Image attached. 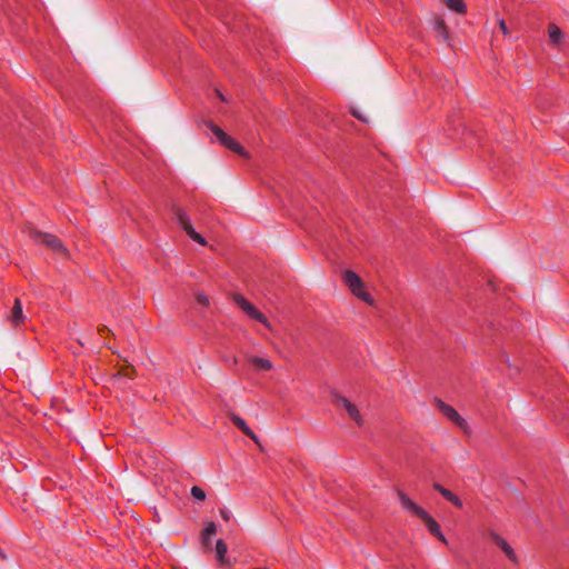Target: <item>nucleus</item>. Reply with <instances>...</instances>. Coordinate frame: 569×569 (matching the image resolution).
<instances>
[{
    "instance_id": "obj_19",
    "label": "nucleus",
    "mask_w": 569,
    "mask_h": 569,
    "mask_svg": "<svg viewBox=\"0 0 569 569\" xmlns=\"http://www.w3.org/2000/svg\"><path fill=\"white\" fill-rule=\"evenodd\" d=\"M190 493H191L192 498L198 501H204L207 498L204 490L198 486H193L190 490Z\"/></svg>"
},
{
    "instance_id": "obj_3",
    "label": "nucleus",
    "mask_w": 569,
    "mask_h": 569,
    "mask_svg": "<svg viewBox=\"0 0 569 569\" xmlns=\"http://www.w3.org/2000/svg\"><path fill=\"white\" fill-rule=\"evenodd\" d=\"M172 214H173V218L176 219L177 223L179 224V227L186 231V233L189 236L190 239H192L194 242L199 243L200 246L207 244L206 239L194 230L189 214L182 208H180L178 206H173Z\"/></svg>"
},
{
    "instance_id": "obj_27",
    "label": "nucleus",
    "mask_w": 569,
    "mask_h": 569,
    "mask_svg": "<svg viewBox=\"0 0 569 569\" xmlns=\"http://www.w3.org/2000/svg\"><path fill=\"white\" fill-rule=\"evenodd\" d=\"M218 94H219L220 99H221L222 101H224L223 96H222L221 93H219V92H218Z\"/></svg>"
},
{
    "instance_id": "obj_26",
    "label": "nucleus",
    "mask_w": 569,
    "mask_h": 569,
    "mask_svg": "<svg viewBox=\"0 0 569 569\" xmlns=\"http://www.w3.org/2000/svg\"><path fill=\"white\" fill-rule=\"evenodd\" d=\"M238 360L236 357H232V365H237Z\"/></svg>"
},
{
    "instance_id": "obj_22",
    "label": "nucleus",
    "mask_w": 569,
    "mask_h": 569,
    "mask_svg": "<svg viewBox=\"0 0 569 569\" xmlns=\"http://www.w3.org/2000/svg\"><path fill=\"white\" fill-rule=\"evenodd\" d=\"M196 300L199 305L203 306V307H209V298L206 293L203 292H197L196 293Z\"/></svg>"
},
{
    "instance_id": "obj_4",
    "label": "nucleus",
    "mask_w": 569,
    "mask_h": 569,
    "mask_svg": "<svg viewBox=\"0 0 569 569\" xmlns=\"http://www.w3.org/2000/svg\"><path fill=\"white\" fill-rule=\"evenodd\" d=\"M206 126L211 130V132L214 134L217 141L221 146L229 149L230 151L236 152L237 154L241 156L242 158H248V152L243 149V147L238 141H236L232 137L227 134L221 128H219L211 121L206 122Z\"/></svg>"
},
{
    "instance_id": "obj_24",
    "label": "nucleus",
    "mask_w": 569,
    "mask_h": 569,
    "mask_svg": "<svg viewBox=\"0 0 569 569\" xmlns=\"http://www.w3.org/2000/svg\"><path fill=\"white\" fill-rule=\"evenodd\" d=\"M498 26H499V29L500 31L502 32L503 36H508L509 34V29L506 24V21L505 19L500 18L498 19Z\"/></svg>"
},
{
    "instance_id": "obj_9",
    "label": "nucleus",
    "mask_w": 569,
    "mask_h": 569,
    "mask_svg": "<svg viewBox=\"0 0 569 569\" xmlns=\"http://www.w3.org/2000/svg\"><path fill=\"white\" fill-rule=\"evenodd\" d=\"M425 521L428 530L437 537L441 542L448 543L446 537L443 536L439 523L428 513L426 512L421 518Z\"/></svg>"
},
{
    "instance_id": "obj_7",
    "label": "nucleus",
    "mask_w": 569,
    "mask_h": 569,
    "mask_svg": "<svg viewBox=\"0 0 569 569\" xmlns=\"http://www.w3.org/2000/svg\"><path fill=\"white\" fill-rule=\"evenodd\" d=\"M335 403L341 408H343L349 417L359 426L363 425V418L358 409V407L352 403L349 399L343 396L337 395L335 397Z\"/></svg>"
},
{
    "instance_id": "obj_10",
    "label": "nucleus",
    "mask_w": 569,
    "mask_h": 569,
    "mask_svg": "<svg viewBox=\"0 0 569 569\" xmlns=\"http://www.w3.org/2000/svg\"><path fill=\"white\" fill-rule=\"evenodd\" d=\"M230 419L232 422L251 440H253L257 445H259V437L251 430V428L247 425L246 420L236 413L230 415Z\"/></svg>"
},
{
    "instance_id": "obj_21",
    "label": "nucleus",
    "mask_w": 569,
    "mask_h": 569,
    "mask_svg": "<svg viewBox=\"0 0 569 569\" xmlns=\"http://www.w3.org/2000/svg\"><path fill=\"white\" fill-rule=\"evenodd\" d=\"M200 542H201V547H202L204 552H209V551L212 550V548H211V537L203 536V533H202Z\"/></svg>"
},
{
    "instance_id": "obj_20",
    "label": "nucleus",
    "mask_w": 569,
    "mask_h": 569,
    "mask_svg": "<svg viewBox=\"0 0 569 569\" xmlns=\"http://www.w3.org/2000/svg\"><path fill=\"white\" fill-rule=\"evenodd\" d=\"M203 536L212 537L217 533V525L213 521H209L202 531Z\"/></svg>"
},
{
    "instance_id": "obj_15",
    "label": "nucleus",
    "mask_w": 569,
    "mask_h": 569,
    "mask_svg": "<svg viewBox=\"0 0 569 569\" xmlns=\"http://www.w3.org/2000/svg\"><path fill=\"white\" fill-rule=\"evenodd\" d=\"M248 360L258 370L270 371L273 369L272 362L267 358L250 356Z\"/></svg>"
},
{
    "instance_id": "obj_5",
    "label": "nucleus",
    "mask_w": 569,
    "mask_h": 569,
    "mask_svg": "<svg viewBox=\"0 0 569 569\" xmlns=\"http://www.w3.org/2000/svg\"><path fill=\"white\" fill-rule=\"evenodd\" d=\"M233 302L251 319L262 323L266 328L271 330V323L268 321L266 316L258 310L250 301H248L242 295H234Z\"/></svg>"
},
{
    "instance_id": "obj_6",
    "label": "nucleus",
    "mask_w": 569,
    "mask_h": 569,
    "mask_svg": "<svg viewBox=\"0 0 569 569\" xmlns=\"http://www.w3.org/2000/svg\"><path fill=\"white\" fill-rule=\"evenodd\" d=\"M435 403L439 411L451 422H453L457 427L462 429L465 432L469 431L468 422L462 418L458 411L450 405L446 403L440 399H436Z\"/></svg>"
},
{
    "instance_id": "obj_17",
    "label": "nucleus",
    "mask_w": 569,
    "mask_h": 569,
    "mask_svg": "<svg viewBox=\"0 0 569 569\" xmlns=\"http://www.w3.org/2000/svg\"><path fill=\"white\" fill-rule=\"evenodd\" d=\"M446 6L453 12L466 14L467 6L463 0H445Z\"/></svg>"
},
{
    "instance_id": "obj_23",
    "label": "nucleus",
    "mask_w": 569,
    "mask_h": 569,
    "mask_svg": "<svg viewBox=\"0 0 569 569\" xmlns=\"http://www.w3.org/2000/svg\"><path fill=\"white\" fill-rule=\"evenodd\" d=\"M351 114L357 118L358 120L365 122V123H369V119L366 114H363L362 112H360L358 109H351Z\"/></svg>"
},
{
    "instance_id": "obj_18",
    "label": "nucleus",
    "mask_w": 569,
    "mask_h": 569,
    "mask_svg": "<svg viewBox=\"0 0 569 569\" xmlns=\"http://www.w3.org/2000/svg\"><path fill=\"white\" fill-rule=\"evenodd\" d=\"M436 31L445 39H448V30L443 19H437L435 22Z\"/></svg>"
},
{
    "instance_id": "obj_1",
    "label": "nucleus",
    "mask_w": 569,
    "mask_h": 569,
    "mask_svg": "<svg viewBox=\"0 0 569 569\" xmlns=\"http://www.w3.org/2000/svg\"><path fill=\"white\" fill-rule=\"evenodd\" d=\"M29 237L34 241V243L43 244L58 256L66 259L70 258L69 250L57 236L32 229L29 231Z\"/></svg>"
},
{
    "instance_id": "obj_16",
    "label": "nucleus",
    "mask_w": 569,
    "mask_h": 569,
    "mask_svg": "<svg viewBox=\"0 0 569 569\" xmlns=\"http://www.w3.org/2000/svg\"><path fill=\"white\" fill-rule=\"evenodd\" d=\"M548 33H549V38L553 44H559L565 39V33L555 23L549 24Z\"/></svg>"
},
{
    "instance_id": "obj_28",
    "label": "nucleus",
    "mask_w": 569,
    "mask_h": 569,
    "mask_svg": "<svg viewBox=\"0 0 569 569\" xmlns=\"http://www.w3.org/2000/svg\"><path fill=\"white\" fill-rule=\"evenodd\" d=\"M0 558H4V555L1 550H0Z\"/></svg>"
},
{
    "instance_id": "obj_13",
    "label": "nucleus",
    "mask_w": 569,
    "mask_h": 569,
    "mask_svg": "<svg viewBox=\"0 0 569 569\" xmlns=\"http://www.w3.org/2000/svg\"><path fill=\"white\" fill-rule=\"evenodd\" d=\"M433 489L457 508L461 509L463 507L461 499L457 495L451 492L449 489L445 488L443 486L439 483H433Z\"/></svg>"
},
{
    "instance_id": "obj_25",
    "label": "nucleus",
    "mask_w": 569,
    "mask_h": 569,
    "mask_svg": "<svg viewBox=\"0 0 569 569\" xmlns=\"http://www.w3.org/2000/svg\"><path fill=\"white\" fill-rule=\"evenodd\" d=\"M219 512H220L221 518H222L224 521H229V520H230V518H231V513H230V511H229L228 509L222 508V509H220V510H219Z\"/></svg>"
},
{
    "instance_id": "obj_14",
    "label": "nucleus",
    "mask_w": 569,
    "mask_h": 569,
    "mask_svg": "<svg viewBox=\"0 0 569 569\" xmlns=\"http://www.w3.org/2000/svg\"><path fill=\"white\" fill-rule=\"evenodd\" d=\"M10 321L14 327L20 326L24 321V316L22 312V303L19 298L14 299V303L11 310Z\"/></svg>"
},
{
    "instance_id": "obj_2",
    "label": "nucleus",
    "mask_w": 569,
    "mask_h": 569,
    "mask_svg": "<svg viewBox=\"0 0 569 569\" xmlns=\"http://www.w3.org/2000/svg\"><path fill=\"white\" fill-rule=\"evenodd\" d=\"M341 278L350 291L360 300L373 306V298L365 290V284L361 278L352 270H343Z\"/></svg>"
},
{
    "instance_id": "obj_8",
    "label": "nucleus",
    "mask_w": 569,
    "mask_h": 569,
    "mask_svg": "<svg viewBox=\"0 0 569 569\" xmlns=\"http://www.w3.org/2000/svg\"><path fill=\"white\" fill-rule=\"evenodd\" d=\"M397 495L403 510L413 513L418 518H421L427 512L423 508L411 500L403 491L398 490Z\"/></svg>"
},
{
    "instance_id": "obj_12",
    "label": "nucleus",
    "mask_w": 569,
    "mask_h": 569,
    "mask_svg": "<svg viewBox=\"0 0 569 569\" xmlns=\"http://www.w3.org/2000/svg\"><path fill=\"white\" fill-rule=\"evenodd\" d=\"M216 559L222 567H230L231 561L227 558L228 546L222 539H218L214 547Z\"/></svg>"
},
{
    "instance_id": "obj_11",
    "label": "nucleus",
    "mask_w": 569,
    "mask_h": 569,
    "mask_svg": "<svg viewBox=\"0 0 569 569\" xmlns=\"http://www.w3.org/2000/svg\"><path fill=\"white\" fill-rule=\"evenodd\" d=\"M490 537L512 562H518L517 555L515 553L512 547L501 536L492 531L490 532Z\"/></svg>"
}]
</instances>
